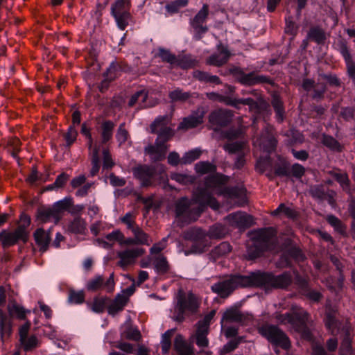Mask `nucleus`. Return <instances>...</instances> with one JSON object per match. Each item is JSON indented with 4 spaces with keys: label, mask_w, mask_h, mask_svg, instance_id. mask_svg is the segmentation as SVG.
I'll return each mask as SVG.
<instances>
[{
    "label": "nucleus",
    "mask_w": 355,
    "mask_h": 355,
    "mask_svg": "<svg viewBox=\"0 0 355 355\" xmlns=\"http://www.w3.org/2000/svg\"><path fill=\"white\" fill-rule=\"evenodd\" d=\"M138 245H150L149 236L138 225L131 231Z\"/></svg>",
    "instance_id": "72a5a7b5"
},
{
    "label": "nucleus",
    "mask_w": 355,
    "mask_h": 355,
    "mask_svg": "<svg viewBox=\"0 0 355 355\" xmlns=\"http://www.w3.org/2000/svg\"><path fill=\"white\" fill-rule=\"evenodd\" d=\"M34 239L37 245L40 247V251L42 252H46L51 239V230L45 231L42 228L37 229L34 233Z\"/></svg>",
    "instance_id": "5701e85b"
},
{
    "label": "nucleus",
    "mask_w": 355,
    "mask_h": 355,
    "mask_svg": "<svg viewBox=\"0 0 355 355\" xmlns=\"http://www.w3.org/2000/svg\"><path fill=\"white\" fill-rule=\"evenodd\" d=\"M199 306L200 302L195 295L191 293L187 295L181 293L177 297L173 319L176 321H182L184 319L185 313H196Z\"/></svg>",
    "instance_id": "0eeeda50"
},
{
    "label": "nucleus",
    "mask_w": 355,
    "mask_h": 355,
    "mask_svg": "<svg viewBox=\"0 0 355 355\" xmlns=\"http://www.w3.org/2000/svg\"><path fill=\"white\" fill-rule=\"evenodd\" d=\"M201 153L202 151L199 148L192 149L185 153L183 157H182V164H191V162H194L195 160L198 159L200 157Z\"/></svg>",
    "instance_id": "79ce46f5"
},
{
    "label": "nucleus",
    "mask_w": 355,
    "mask_h": 355,
    "mask_svg": "<svg viewBox=\"0 0 355 355\" xmlns=\"http://www.w3.org/2000/svg\"><path fill=\"white\" fill-rule=\"evenodd\" d=\"M207 97L212 101H216L221 103H225L226 105L233 106L239 108V105L243 104L249 106L251 111H255L258 109L257 103L250 98H232L223 96L216 92H209L206 94Z\"/></svg>",
    "instance_id": "9b49d317"
},
{
    "label": "nucleus",
    "mask_w": 355,
    "mask_h": 355,
    "mask_svg": "<svg viewBox=\"0 0 355 355\" xmlns=\"http://www.w3.org/2000/svg\"><path fill=\"white\" fill-rule=\"evenodd\" d=\"M233 114L230 110H218L212 112L209 116V121L213 125L223 127L232 121Z\"/></svg>",
    "instance_id": "4be33fe9"
},
{
    "label": "nucleus",
    "mask_w": 355,
    "mask_h": 355,
    "mask_svg": "<svg viewBox=\"0 0 355 355\" xmlns=\"http://www.w3.org/2000/svg\"><path fill=\"white\" fill-rule=\"evenodd\" d=\"M339 51L345 60L347 75L352 79L355 80V62L352 60L347 45L344 43H341Z\"/></svg>",
    "instance_id": "393cba45"
},
{
    "label": "nucleus",
    "mask_w": 355,
    "mask_h": 355,
    "mask_svg": "<svg viewBox=\"0 0 355 355\" xmlns=\"http://www.w3.org/2000/svg\"><path fill=\"white\" fill-rule=\"evenodd\" d=\"M352 354V347H351V338L349 335V332L347 329H345V336L342 340L340 348V355H350Z\"/></svg>",
    "instance_id": "58836bf2"
},
{
    "label": "nucleus",
    "mask_w": 355,
    "mask_h": 355,
    "mask_svg": "<svg viewBox=\"0 0 355 355\" xmlns=\"http://www.w3.org/2000/svg\"><path fill=\"white\" fill-rule=\"evenodd\" d=\"M242 340L243 337H239L236 339L230 340L220 349V354H227L232 352L238 347L239 344L241 342Z\"/></svg>",
    "instance_id": "4d7b16f0"
},
{
    "label": "nucleus",
    "mask_w": 355,
    "mask_h": 355,
    "mask_svg": "<svg viewBox=\"0 0 355 355\" xmlns=\"http://www.w3.org/2000/svg\"><path fill=\"white\" fill-rule=\"evenodd\" d=\"M343 277L340 275L336 280L329 277L326 280L327 286L332 291L338 292L343 286Z\"/></svg>",
    "instance_id": "c03bdc74"
},
{
    "label": "nucleus",
    "mask_w": 355,
    "mask_h": 355,
    "mask_svg": "<svg viewBox=\"0 0 355 355\" xmlns=\"http://www.w3.org/2000/svg\"><path fill=\"white\" fill-rule=\"evenodd\" d=\"M307 37L318 44L324 42L326 38L324 32L319 27L311 28L308 33Z\"/></svg>",
    "instance_id": "e433bc0d"
},
{
    "label": "nucleus",
    "mask_w": 355,
    "mask_h": 355,
    "mask_svg": "<svg viewBox=\"0 0 355 355\" xmlns=\"http://www.w3.org/2000/svg\"><path fill=\"white\" fill-rule=\"evenodd\" d=\"M208 14L209 6L207 4H204L191 21V26L195 31V37L197 40L200 39L201 35L207 31V27L204 26L203 24L205 22Z\"/></svg>",
    "instance_id": "f8f14e48"
},
{
    "label": "nucleus",
    "mask_w": 355,
    "mask_h": 355,
    "mask_svg": "<svg viewBox=\"0 0 355 355\" xmlns=\"http://www.w3.org/2000/svg\"><path fill=\"white\" fill-rule=\"evenodd\" d=\"M168 146L163 141H155L153 145H148L145 148V153L149 155L153 162L160 161L165 158Z\"/></svg>",
    "instance_id": "412c9836"
},
{
    "label": "nucleus",
    "mask_w": 355,
    "mask_h": 355,
    "mask_svg": "<svg viewBox=\"0 0 355 355\" xmlns=\"http://www.w3.org/2000/svg\"><path fill=\"white\" fill-rule=\"evenodd\" d=\"M148 92L146 89H141L132 95L128 105L132 107L137 105L139 109H143L148 107H152L154 104L148 103Z\"/></svg>",
    "instance_id": "b1692460"
},
{
    "label": "nucleus",
    "mask_w": 355,
    "mask_h": 355,
    "mask_svg": "<svg viewBox=\"0 0 355 355\" xmlns=\"http://www.w3.org/2000/svg\"><path fill=\"white\" fill-rule=\"evenodd\" d=\"M135 216L133 213L128 212L121 218V222L126 225L127 228L132 231L134 227L137 226L135 223Z\"/></svg>",
    "instance_id": "052dcab7"
},
{
    "label": "nucleus",
    "mask_w": 355,
    "mask_h": 355,
    "mask_svg": "<svg viewBox=\"0 0 355 355\" xmlns=\"http://www.w3.org/2000/svg\"><path fill=\"white\" fill-rule=\"evenodd\" d=\"M327 220L328 223L336 229V230L340 232H344V227L341 221L337 217L333 215H329L327 216Z\"/></svg>",
    "instance_id": "0e129e2a"
},
{
    "label": "nucleus",
    "mask_w": 355,
    "mask_h": 355,
    "mask_svg": "<svg viewBox=\"0 0 355 355\" xmlns=\"http://www.w3.org/2000/svg\"><path fill=\"white\" fill-rule=\"evenodd\" d=\"M225 219L230 225L239 228H246L253 223L252 216L241 211L230 214Z\"/></svg>",
    "instance_id": "a211bd4d"
},
{
    "label": "nucleus",
    "mask_w": 355,
    "mask_h": 355,
    "mask_svg": "<svg viewBox=\"0 0 355 355\" xmlns=\"http://www.w3.org/2000/svg\"><path fill=\"white\" fill-rule=\"evenodd\" d=\"M107 299L95 297L91 305V309L95 313H101L104 311Z\"/></svg>",
    "instance_id": "13d9d810"
},
{
    "label": "nucleus",
    "mask_w": 355,
    "mask_h": 355,
    "mask_svg": "<svg viewBox=\"0 0 355 355\" xmlns=\"http://www.w3.org/2000/svg\"><path fill=\"white\" fill-rule=\"evenodd\" d=\"M284 214L288 218H293L296 213L291 207H287L284 204H280L279 207L272 212V216Z\"/></svg>",
    "instance_id": "37998d69"
},
{
    "label": "nucleus",
    "mask_w": 355,
    "mask_h": 355,
    "mask_svg": "<svg viewBox=\"0 0 355 355\" xmlns=\"http://www.w3.org/2000/svg\"><path fill=\"white\" fill-rule=\"evenodd\" d=\"M68 230L75 234H84L86 230V222L80 216H76L68 225Z\"/></svg>",
    "instance_id": "c756f323"
},
{
    "label": "nucleus",
    "mask_w": 355,
    "mask_h": 355,
    "mask_svg": "<svg viewBox=\"0 0 355 355\" xmlns=\"http://www.w3.org/2000/svg\"><path fill=\"white\" fill-rule=\"evenodd\" d=\"M254 144L261 147L266 152L272 151L277 144V140L273 135L272 127L266 125L261 136L254 141Z\"/></svg>",
    "instance_id": "ddd939ff"
},
{
    "label": "nucleus",
    "mask_w": 355,
    "mask_h": 355,
    "mask_svg": "<svg viewBox=\"0 0 355 355\" xmlns=\"http://www.w3.org/2000/svg\"><path fill=\"white\" fill-rule=\"evenodd\" d=\"M71 205V200L69 198H64L55 202L51 207L54 212L58 216V220L61 218V213L67 210Z\"/></svg>",
    "instance_id": "c9c22d12"
},
{
    "label": "nucleus",
    "mask_w": 355,
    "mask_h": 355,
    "mask_svg": "<svg viewBox=\"0 0 355 355\" xmlns=\"http://www.w3.org/2000/svg\"><path fill=\"white\" fill-rule=\"evenodd\" d=\"M21 347L24 351L28 352L37 347L39 340L35 335L28 336L19 340Z\"/></svg>",
    "instance_id": "4c0bfd02"
},
{
    "label": "nucleus",
    "mask_w": 355,
    "mask_h": 355,
    "mask_svg": "<svg viewBox=\"0 0 355 355\" xmlns=\"http://www.w3.org/2000/svg\"><path fill=\"white\" fill-rule=\"evenodd\" d=\"M9 315H6L0 309V332L2 338H7L12 332V316H17L23 320L26 318V313H30L29 310H25L21 306L15 301H10L8 305Z\"/></svg>",
    "instance_id": "39448f33"
},
{
    "label": "nucleus",
    "mask_w": 355,
    "mask_h": 355,
    "mask_svg": "<svg viewBox=\"0 0 355 355\" xmlns=\"http://www.w3.org/2000/svg\"><path fill=\"white\" fill-rule=\"evenodd\" d=\"M195 169L198 173L205 174L215 171L216 166L209 162H200L196 164Z\"/></svg>",
    "instance_id": "de8ad7c7"
},
{
    "label": "nucleus",
    "mask_w": 355,
    "mask_h": 355,
    "mask_svg": "<svg viewBox=\"0 0 355 355\" xmlns=\"http://www.w3.org/2000/svg\"><path fill=\"white\" fill-rule=\"evenodd\" d=\"M195 64V60L191 59L190 57L185 56L182 59H178V62L175 64L180 66L181 68L187 69L193 67Z\"/></svg>",
    "instance_id": "338daca9"
},
{
    "label": "nucleus",
    "mask_w": 355,
    "mask_h": 355,
    "mask_svg": "<svg viewBox=\"0 0 355 355\" xmlns=\"http://www.w3.org/2000/svg\"><path fill=\"white\" fill-rule=\"evenodd\" d=\"M90 150L92 156V168L90 170V175L93 177L98 173L100 168L101 162L98 155L99 148L96 146H94L93 148Z\"/></svg>",
    "instance_id": "473e14b6"
},
{
    "label": "nucleus",
    "mask_w": 355,
    "mask_h": 355,
    "mask_svg": "<svg viewBox=\"0 0 355 355\" xmlns=\"http://www.w3.org/2000/svg\"><path fill=\"white\" fill-rule=\"evenodd\" d=\"M228 233V229L223 225L216 223L211 226L207 233V239H220Z\"/></svg>",
    "instance_id": "c85d7f7f"
},
{
    "label": "nucleus",
    "mask_w": 355,
    "mask_h": 355,
    "mask_svg": "<svg viewBox=\"0 0 355 355\" xmlns=\"http://www.w3.org/2000/svg\"><path fill=\"white\" fill-rule=\"evenodd\" d=\"M116 139L120 145L125 143L128 137V131L124 128V124H121L116 135Z\"/></svg>",
    "instance_id": "69168bd1"
},
{
    "label": "nucleus",
    "mask_w": 355,
    "mask_h": 355,
    "mask_svg": "<svg viewBox=\"0 0 355 355\" xmlns=\"http://www.w3.org/2000/svg\"><path fill=\"white\" fill-rule=\"evenodd\" d=\"M223 318L230 321L240 322L243 319V315L239 311L232 309L224 313Z\"/></svg>",
    "instance_id": "5fc2aeb1"
},
{
    "label": "nucleus",
    "mask_w": 355,
    "mask_h": 355,
    "mask_svg": "<svg viewBox=\"0 0 355 355\" xmlns=\"http://www.w3.org/2000/svg\"><path fill=\"white\" fill-rule=\"evenodd\" d=\"M116 21L117 26L121 30H124L128 25L130 20V14L129 12L121 13L119 15H112Z\"/></svg>",
    "instance_id": "49530a36"
},
{
    "label": "nucleus",
    "mask_w": 355,
    "mask_h": 355,
    "mask_svg": "<svg viewBox=\"0 0 355 355\" xmlns=\"http://www.w3.org/2000/svg\"><path fill=\"white\" fill-rule=\"evenodd\" d=\"M272 105L276 112L277 119L279 122L284 119V110L282 107V102L277 95L272 96Z\"/></svg>",
    "instance_id": "a18cd8bd"
},
{
    "label": "nucleus",
    "mask_w": 355,
    "mask_h": 355,
    "mask_svg": "<svg viewBox=\"0 0 355 355\" xmlns=\"http://www.w3.org/2000/svg\"><path fill=\"white\" fill-rule=\"evenodd\" d=\"M231 251V246L227 242H222L211 251L214 257L225 255Z\"/></svg>",
    "instance_id": "8fccbe9b"
},
{
    "label": "nucleus",
    "mask_w": 355,
    "mask_h": 355,
    "mask_svg": "<svg viewBox=\"0 0 355 355\" xmlns=\"http://www.w3.org/2000/svg\"><path fill=\"white\" fill-rule=\"evenodd\" d=\"M224 149L229 153H236L237 157L236 159L234 166L237 168H242L245 163V154L247 152L245 144L244 142H231L225 144L223 146Z\"/></svg>",
    "instance_id": "dca6fc26"
},
{
    "label": "nucleus",
    "mask_w": 355,
    "mask_h": 355,
    "mask_svg": "<svg viewBox=\"0 0 355 355\" xmlns=\"http://www.w3.org/2000/svg\"><path fill=\"white\" fill-rule=\"evenodd\" d=\"M249 236L255 248L254 250L252 247L248 250V255L250 259L259 257L262 251L272 248L276 243L275 230L272 227L252 231Z\"/></svg>",
    "instance_id": "7ed1b4c3"
},
{
    "label": "nucleus",
    "mask_w": 355,
    "mask_h": 355,
    "mask_svg": "<svg viewBox=\"0 0 355 355\" xmlns=\"http://www.w3.org/2000/svg\"><path fill=\"white\" fill-rule=\"evenodd\" d=\"M130 3L127 0H116L111 6L112 15L129 12Z\"/></svg>",
    "instance_id": "f704fd0d"
},
{
    "label": "nucleus",
    "mask_w": 355,
    "mask_h": 355,
    "mask_svg": "<svg viewBox=\"0 0 355 355\" xmlns=\"http://www.w3.org/2000/svg\"><path fill=\"white\" fill-rule=\"evenodd\" d=\"M144 253V250L140 248H135L127 249L117 253L120 260L118 263L119 266L123 268L133 264L136 259L141 256Z\"/></svg>",
    "instance_id": "f3484780"
},
{
    "label": "nucleus",
    "mask_w": 355,
    "mask_h": 355,
    "mask_svg": "<svg viewBox=\"0 0 355 355\" xmlns=\"http://www.w3.org/2000/svg\"><path fill=\"white\" fill-rule=\"evenodd\" d=\"M293 277L288 272L279 275L266 272H254L248 276L232 275L211 286V290L222 297L228 296L234 289L245 286H272L276 288H284L288 286Z\"/></svg>",
    "instance_id": "f03ea898"
},
{
    "label": "nucleus",
    "mask_w": 355,
    "mask_h": 355,
    "mask_svg": "<svg viewBox=\"0 0 355 355\" xmlns=\"http://www.w3.org/2000/svg\"><path fill=\"white\" fill-rule=\"evenodd\" d=\"M158 56L162 60V61L171 64H175L178 62V58L175 55L172 54L168 50L162 48L159 49Z\"/></svg>",
    "instance_id": "09e8293b"
},
{
    "label": "nucleus",
    "mask_w": 355,
    "mask_h": 355,
    "mask_svg": "<svg viewBox=\"0 0 355 355\" xmlns=\"http://www.w3.org/2000/svg\"><path fill=\"white\" fill-rule=\"evenodd\" d=\"M209 329L206 327H197V329L195 334V338L196 340V345L199 347H206L209 345V340L207 338V334Z\"/></svg>",
    "instance_id": "2f4dec72"
},
{
    "label": "nucleus",
    "mask_w": 355,
    "mask_h": 355,
    "mask_svg": "<svg viewBox=\"0 0 355 355\" xmlns=\"http://www.w3.org/2000/svg\"><path fill=\"white\" fill-rule=\"evenodd\" d=\"M292 310V313L277 314L276 315L277 320L282 324H290L297 331H302L303 336L310 339L311 333L305 329L309 318L308 313L297 306H293Z\"/></svg>",
    "instance_id": "20e7f679"
},
{
    "label": "nucleus",
    "mask_w": 355,
    "mask_h": 355,
    "mask_svg": "<svg viewBox=\"0 0 355 355\" xmlns=\"http://www.w3.org/2000/svg\"><path fill=\"white\" fill-rule=\"evenodd\" d=\"M85 300V294L83 291H75L73 290H70L68 301L70 303L73 304H81L84 302Z\"/></svg>",
    "instance_id": "864d4df0"
},
{
    "label": "nucleus",
    "mask_w": 355,
    "mask_h": 355,
    "mask_svg": "<svg viewBox=\"0 0 355 355\" xmlns=\"http://www.w3.org/2000/svg\"><path fill=\"white\" fill-rule=\"evenodd\" d=\"M190 94L184 92L180 89H176L169 93V98L171 101H185L190 97Z\"/></svg>",
    "instance_id": "3c124183"
},
{
    "label": "nucleus",
    "mask_w": 355,
    "mask_h": 355,
    "mask_svg": "<svg viewBox=\"0 0 355 355\" xmlns=\"http://www.w3.org/2000/svg\"><path fill=\"white\" fill-rule=\"evenodd\" d=\"M170 118L168 116L157 117L152 123V132L157 134L156 141H163L164 144L174 135L173 130L168 126Z\"/></svg>",
    "instance_id": "9d476101"
},
{
    "label": "nucleus",
    "mask_w": 355,
    "mask_h": 355,
    "mask_svg": "<svg viewBox=\"0 0 355 355\" xmlns=\"http://www.w3.org/2000/svg\"><path fill=\"white\" fill-rule=\"evenodd\" d=\"M259 332L275 346H280L284 349H288L290 347L288 338L277 326L264 324L259 328Z\"/></svg>",
    "instance_id": "6e6552de"
},
{
    "label": "nucleus",
    "mask_w": 355,
    "mask_h": 355,
    "mask_svg": "<svg viewBox=\"0 0 355 355\" xmlns=\"http://www.w3.org/2000/svg\"><path fill=\"white\" fill-rule=\"evenodd\" d=\"M103 169H109L114 166V162L112 160L111 155L107 150L104 149L103 151Z\"/></svg>",
    "instance_id": "774afa93"
},
{
    "label": "nucleus",
    "mask_w": 355,
    "mask_h": 355,
    "mask_svg": "<svg viewBox=\"0 0 355 355\" xmlns=\"http://www.w3.org/2000/svg\"><path fill=\"white\" fill-rule=\"evenodd\" d=\"M164 171L165 166L161 164L153 166L139 165L132 168L134 177L140 181L143 187L150 185L157 173L162 175Z\"/></svg>",
    "instance_id": "1a4fd4ad"
},
{
    "label": "nucleus",
    "mask_w": 355,
    "mask_h": 355,
    "mask_svg": "<svg viewBox=\"0 0 355 355\" xmlns=\"http://www.w3.org/2000/svg\"><path fill=\"white\" fill-rule=\"evenodd\" d=\"M174 349L178 355H192L193 346L188 343L181 335H177L174 340Z\"/></svg>",
    "instance_id": "a878e982"
},
{
    "label": "nucleus",
    "mask_w": 355,
    "mask_h": 355,
    "mask_svg": "<svg viewBox=\"0 0 355 355\" xmlns=\"http://www.w3.org/2000/svg\"><path fill=\"white\" fill-rule=\"evenodd\" d=\"M205 112L203 107H198L190 116L186 117L180 123L179 130H188L193 128L203 122Z\"/></svg>",
    "instance_id": "aec40b11"
},
{
    "label": "nucleus",
    "mask_w": 355,
    "mask_h": 355,
    "mask_svg": "<svg viewBox=\"0 0 355 355\" xmlns=\"http://www.w3.org/2000/svg\"><path fill=\"white\" fill-rule=\"evenodd\" d=\"M119 67L112 62L110 65L109 68L107 69L106 73H105V80L102 83V85L104 84L105 82H110L116 78L117 76L118 72H119Z\"/></svg>",
    "instance_id": "603ef678"
},
{
    "label": "nucleus",
    "mask_w": 355,
    "mask_h": 355,
    "mask_svg": "<svg viewBox=\"0 0 355 355\" xmlns=\"http://www.w3.org/2000/svg\"><path fill=\"white\" fill-rule=\"evenodd\" d=\"M230 71L234 77L243 85H254L258 83H265L267 80L266 77L256 76L254 73H245L242 69L239 67H234Z\"/></svg>",
    "instance_id": "4468645a"
},
{
    "label": "nucleus",
    "mask_w": 355,
    "mask_h": 355,
    "mask_svg": "<svg viewBox=\"0 0 355 355\" xmlns=\"http://www.w3.org/2000/svg\"><path fill=\"white\" fill-rule=\"evenodd\" d=\"M114 128V124L110 121H105L102 124V142L105 143L108 141L112 137V131Z\"/></svg>",
    "instance_id": "ea45409f"
},
{
    "label": "nucleus",
    "mask_w": 355,
    "mask_h": 355,
    "mask_svg": "<svg viewBox=\"0 0 355 355\" xmlns=\"http://www.w3.org/2000/svg\"><path fill=\"white\" fill-rule=\"evenodd\" d=\"M322 143L332 150H340V149L339 143L331 136H324Z\"/></svg>",
    "instance_id": "e2e57ef3"
},
{
    "label": "nucleus",
    "mask_w": 355,
    "mask_h": 355,
    "mask_svg": "<svg viewBox=\"0 0 355 355\" xmlns=\"http://www.w3.org/2000/svg\"><path fill=\"white\" fill-rule=\"evenodd\" d=\"M37 219L42 223L51 220L53 221L55 224L59 222L58 216H57L52 207H42L39 208L37 211Z\"/></svg>",
    "instance_id": "bb28decb"
},
{
    "label": "nucleus",
    "mask_w": 355,
    "mask_h": 355,
    "mask_svg": "<svg viewBox=\"0 0 355 355\" xmlns=\"http://www.w3.org/2000/svg\"><path fill=\"white\" fill-rule=\"evenodd\" d=\"M183 237L186 240L193 242L190 250H184V254L188 256L191 254H200L205 252L211 245L207 239V235L202 229L192 227L183 233Z\"/></svg>",
    "instance_id": "423d86ee"
},
{
    "label": "nucleus",
    "mask_w": 355,
    "mask_h": 355,
    "mask_svg": "<svg viewBox=\"0 0 355 355\" xmlns=\"http://www.w3.org/2000/svg\"><path fill=\"white\" fill-rule=\"evenodd\" d=\"M28 233L23 232L21 228H17L13 232H2L0 234V240L3 248L15 244L19 240L26 241Z\"/></svg>",
    "instance_id": "6ab92c4d"
},
{
    "label": "nucleus",
    "mask_w": 355,
    "mask_h": 355,
    "mask_svg": "<svg viewBox=\"0 0 355 355\" xmlns=\"http://www.w3.org/2000/svg\"><path fill=\"white\" fill-rule=\"evenodd\" d=\"M155 271L159 275H164L170 271V266L166 258L162 254L155 257L153 260Z\"/></svg>",
    "instance_id": "cd10ccee"
},
{
    "label": "nucleus",
    "mask_w": 355,
    "mask_h": 355,
    "mask_svg": "<svg viewBox=\"0 0 355 355\" xmlns=\"http://www.w3.org/2000/svg\"><path fill=\"white\" fill-rule=\"evenodd\" d=\"M171 179L182 184H188L193 182L194 178L188 175L181 173H173L171 175Z\"/></svg>",
    "instance_id": "bf43d9fd"
},
{
    "label": "nucleus",
    "mask_w": 355,
    "mask_h": 355,
    "mask_svg": "<svg viewBox=\"0 0 355 355\" xmlns=\"http://www.w3.org/2000/svg\"><path fill=\"white\" fill-rule=\"evenodd\" d=\"M175 330V329H168L162 336L161 346L164 354H167L171 348V338L173 336Z\"/></svg>",
    "instance_id": "a19ab883"
},
{
    "label": "nucleus",
    "mask_w": 355,
    "mask_h": 355,
    "mask_svg": "<svg viewBox=\"0 0 355 355\" xmlns=\"http://www.w3.org/2000/svg\"><path fill=\"white\" fill-rule=\"evenodd\" d=\"M188 0H175L166 5V8L171 13L178 12L180 8L187 5Z\"/></svg>",
    "instance_id": "6e6d98bb"
},
{
    "label": "nucleus",
    "mask_w": 355,
    "mask_h": 355,
    "mask_svg": "<svg viewBox=\"0 0 355 355\" xmlns=\"http://www.w3.org/2000/svg\"><path fill=\"white\" fill-rule=\"evenodd\" d=\"M209 189L230 198H241L244 195L243 187H225L222 189L218 176H211L206 181L205 189H198L192 199L181 198L175 202V211L178 220L185 223L196 220L205 206L217 209L219 205L209 192Z\"/></svg>",
    "instance_id": "f257e3e1"
},
{
    "label": "nucleus",
    "mask_w": 355,
    "mask_h": 355,
    "mask_svg": "<svg viewBox=\"0 0 355 355\" xmlns=\"http://www.w3.org/2000/svg\"><path fill=\"white\" fill-rule=\"evenodd\" d=\"M338 325L334 313L327 312L326 314V326L331 331L332 334H334L335 329L338 328Z\"/></svg>",
    "instance_id": "680f3d73"
},
{
    "label": "nucleus",
    "mask_w": 355,
    "mask_h": 355,
    "mask_svg": "<svg viewBox=\"0 0 355 355\" xmlns=\"http://www.w3.org/2000/svg\"><path fill=\"white\" fill-rule=\"evenodd\" d=\"M230 54L226 49H223L218 53L211 55L207 62L215 66H221L228 60Z\"/></svg>",
    "instance_id": "7c9ffc66"
},
{
    "label": "nucleus",
    "mask_w": 355,
    "mask_h": 355,
    "mask_svg": "<svg viewBox=\"0 0 355 355\" xmlns=\"http://www.w3.org/2000/svg\"><path fill=\"white\" fill-rule=\"evenodd\" d=\"M104 287L107 292L111 293L114 289V274L112 273L105 282L101 275H96L89 279L86 284V288L89 291L94 292Z\"/></svg>",
    "instance_id": "2eb2a0df"
}]
</instances>
